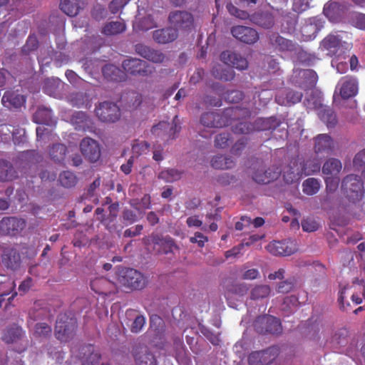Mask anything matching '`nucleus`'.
Wrapping results in <instances>:
<instances>
[{"label": "nucleus", "instance_id": "64", "mask_svg": "<svg viewBox=\"0 0 365 365\" xmlns=\"http://www.w3.org/2000/svg\"><path fill=\"white\" fill-rule=\"evenodd\" d=\"M298 298L295 295L287 296L284 299L283 305L284 309H287L289 312H292V308H295L299 304Z\"/></svg>", "mask_w": 365, "mask_h": 365}, {"label": "nucleus", "instance_id": "47", "mask_svg": "<svg viewBox=\"0 0 365 365\" xmlns=\"http://www.w3.org/2000/svg\"><path fill=\"white\" fill-rule=\"evenodd\" d=\"M60 9L68 16H74L78 14L81 6L78 3L73 2L71 0H61Z\"/></svg>", "mask_w": 365, "mask_h": 365}, {"label": "nucleus", "instance_id": "22", "mask_svg": "<svg viewBox=\"0 0 365 365\" xmlns=\"http://www.w3.org/2000/svg\"><path fill=\"white\" fill-rule=\"evenodd\" d=\"M178 36V31L173 27H166L155 30L153 32L154 41L160 44H166L174 41Z\"/></svg>", "mask_w": 365, "mask_h": 365}, {"label": "nucleus", "instance_id": "61", "mask_svg": "<svg viewBox=\"0 0 365 365\" xmlns=\"http://www.w3.org/2000/svg\"><path fill=\"white\" fill-rule=\"evenodd\" d=\"M150 148V144L146 141L135 140L132 145L133 153L138 155L145 153Z\"/></svg>", "mask_w": 365, "mask_h": 365}, {"label": "nucleus", "instance_id": "46", "mask_svg": "<svg viewBox=\"0 0 365 365\" xmlns=\"http://www.w3.org/2000/svg\"><path fill=\"white\" fill-rule=\"evenodd\" d=\"M66 153V147L61 143L53 145L49 150L51 158L56 163H61L63 161Z\"/></svg>", "mask_w": 365, "mask_h": 365}, {"label": "nucleus", "instance_id": "19", "mask_svg": "<svg viewBox=\"0 0 365 365\" xmlns=\"http://www.w3.org/2000/svg\"><path fill=\"white\" fill-rule=\"evenodd\" d=\"M91 288L96 294L108 296L116 292V286L106 277H97L91 282Z\"/></svg>", "mask_w": 365, "mask_h": 365}, {"label": "nucleus", "instance_id": "53", "mask_svg": "<svg viewBox=\"0 0 365 365\" xmlns=\"http://www.w3.org/2000/svg\"><path fill=\"white\" fill-rule=\"evenodd\" d=\"M136 27L141 31H148L157 27V23L153 16L149 14L142 19H139L136 22Z\"/></svg>", "mask_w": 365, "mask_h": 365}, {"label": "nucleus", "instance_id": "62", "mask_svg": "<svg viewBox=\"0 0 365 365\" xmlns=\"http://www.w3.org/2000/svg\"><path fill=\"white\" fill-rule=\"evenodd\" d=\"M303 94L302 92L289 90L286 93L287 104H295L301 101Z\"/></svg>", "mask_w": 365, "mask_h": 365}, {"label": "nucleus", "instance_id": "27", "mask_svg": "<svg viewBox=\"0 0 365 365\" xmlns=\"http://www.w3.org/2000/svg\"><path fill=\"white\" fill-rule=\"evenodd\" d=\"M102 73L104 78L109 81L120 82L125 78V73L113 64L105 65L102 68Z\"/></svg>", "mask_w": 365, "mask_h": 365}, {"label": "nucleus", "instance_id": "52", "mask_svg": "<svg viewBox=\"0 0 365 365\" xmlns=\"http://www.w3.org/2000/svg\"><path fill=\"white\" fill-rule=\"evenodd\" d=\"M86 349L88 352H91L89 356L86 358V359L83 362L82 365H98L101 355L98 352H94V347L93 345L90 344L83 348V350ZM101 365H109L108 364H102Z\"/></svg>", "mask_w": 365, "mask_h": 365}, {"label": "nucleus", "instance_id": "63", "mask_svg": "<svg viewBox=\"0 0 365 365\" xmlns=\"http://www.w3.org/2000/svg\"><path fill=\"white\" fill-rule=\"evenodd\" d=\"M145 324V318L143 315H138L133 322L130 331L133 333H139Z\"/></svg>", "mask_w": 365, "mask_h": 365}, {"label": "nucleus", "instance_id": "13", "mask_svg": "<svg viewBox=\"0 0 365 365\" xmlns=\"http://www.w3.org/2000/svg\"><path fill=\"white\" fill-rule=\"evenodd\" d=\"M80 149L82 155L91 163L97 162L101 155L100 145L91 138H85L81 141Z\"/></svg>", "mask_w": 365, "mask_h": 365}, {"label": "nucleus", "instance_id": "38", "mask_svg": "<svg viewBox=\"0 0 365 365\" xmlns=\"http://www.w3.org/2000/svg\"><path fill=\"white\" fill-rule=\"evenodd\" d=\"M255 131L274 130L279 125V122L276 117H270L267 118H258L254 122Z\"/></svg>", "mask_w": 365, "mask_h": 365}, {"label": "nucleus", "instance_id": "14", "mask_svg": "<svg viewBox=\"0 0 365 365\" xmlns=\"http://www.w3.org/2000/svg\"><path fill=\"white\" fill-rule=\"evenodd\" d=\"M266 249L275 256H289L297 251L295 242L290 240L272 241L267 245Z\"/></svg>", "mask_w": 365, "mask_h": 365}, {"label": "nucleus", "instance_id": "7", "mask_svg": "<svg viewBox=\"0 0 365 365\" xmlns=\"http://www.w3.org/2000/svg\"><path fill=\"white\" fill-rule=\"evenodd\" d=\"M95 112L99 120L104 123H115L121 115L120 109L117 104L110 101L101 103Z\"/></svg>", "mask_w": 365, "mask_h": 365}, {"label": "nucleus", "instance_id": "21", "mask_svg": "<svg viewBox=\"0 0 365 365\" xmlns=\"http://www.w3.org/2000/svg\"><path fill=\"white\" fill-rule=\"evenodd\" d=\"M1 103L9 110L20 108L23 106L21 91L16 89L6 91L1 98Z\"/></svg>", "mask_w": 365, "mask_h": 365}, {"label": "nucleus", "instance_id": "20", "mask_svg": "<svg viewBox=\"0 0 365 365\" xmlns=\"http://www.w3.org/2000/svg\"><path fill=\"white\" fill-rule=\"evenodd\" d=\"M135 51L143 58L155 63H163L165 58L163 52L141 43L135 45Z\"/></svg>", "mask_w": 365, "mask_h": 365}, {"label": "nucleus", "instance_id": "39", "mask_svg": "<svg viewBox=\"0 0 365 365\" xmlns=\"http://www.w3.org/2000/svg\"><path fill=\"white\" fill-rule=\"evenodd\" d=\"M71 120L76 130H85L86 128L88 126V116L83 111L75 112L72 115Z\"/></svg>", "mask_w": 365, "mask_h": 365}, {"label": "nucleus", "instance_id": "3", "mask_svg": "<svg viewBox=\"0 0 365 365\" xmlns=\"http://www.w3.org/2000/svg\"><path fill=\"white\" fill-rule=\"evenodd\" d=\"M341 190L344 197L353 203L361 200L365 193L362 180L354 174L348 175L343 178Z\"/></svg>", "mask_w": 365, "mask_h": 365}, {"label": "nucleus", "instance_id": "50", "mask_svg": "<svg viewBox=\"0 0 365 365\" xmlns=\"http://www.w3.org/2000/svg\"><path fill=\"white\" fill-rule=\"evenodd\" d=\"M302 170L305 175H311L314 173H318L321 168L320 163L315 159L307 160L302 166Z\"/></svg>", "mask_w": 365, "mask_h": 365}, {"label": "nucleus", "instance_id": "57", "mask_svg": "<svg viewBox=\"0 0 365 365\" xmlns=\"http://www.w3.org/2000/svg\"><path fill=\"white\" fill-rule=\"evenodd\" d=\"M51 328L46 323H37L34 328V335L36 337H47L51 335Z\"/></svg>", "mask_w": 365, "mask_h": 365}, {"label": "nucleus", "instance_id": "23", "mask_svg": "<svg viewBox=\"0 0 365 365\" xmlns=\"http://www.w3.org/2000/svg\"><path fill=\"white\" fill-rule=\"evenodd\" d=\"M269 43L274 49L279 51H294L296 49V44L292 41L277 33H273L269 36Z\"/></svg>", "mask_w": 365, "mask_h": 365}, {"label": "nucleus", "instance_id": "41", "mask_svg": "<svg viewBox=\"0 0 365 365\" xmlns=\"http://www.w3.org/2000/svg\"><path fill=\"white\" fill-rule=\"evenodd\" d=\"M249 117L250 116H247L245 118L241 117L238 120L240 121L236 125L232 126V132L236 134H249L255 131L254 123H252L248 121L244 120L245 118Z\"/></svg>", "mask_w": 365, "mask_h": 365}, {"label": "nucleus", "instance_id": "43", "mask_svg": "<svg viewBox=\"0 0 365 365\" xmlns=\"http://www.w3.org/2000/svg\"><path fill=\"white\" fill-rule=\"evenodd\" d=\"M320 187V181L314 178H309L305 180L302 183L303 192L307 195H313L317 193Z\"/></svg>", "mask_w": 365, "mask_h": 365}, {"label": "nucleus", "instance_id": "2", "mask_svg": "<svg viewBox=\"0 0 365 365\" xmlns=\"http://www.w3.org/2000/svg\"><path fill=\"white\" fill-rule=\"evenodd\" d=\"M252 180L259 184H268L277 180L281 173V169L275 165L266 168L264 163L259 159L252 160L250 167Z\"/></svg>", "mask_w": 365, "mask_h": 365}, {"label": "nucleus", "instance_id": "31", "mask_svg": "<svg viewBox=\"0 0 365 365\" xmlns=\"http://www.w3.org/2000/svg\"><path fill=\"white\" fill-rule=\"evenodd\" d=\"M235 164L234 159L227 155H217L211 159V166L215 169L229 170L233 168Z\"/></svg>", "mask_w": 365, "mask_h": 365}, {"label": "nucleus", "instance_id": "10", "mask_svg": "<svg viewBox=\"0 0 365 365\" xmlns=\"http://www.w3.org/2000/svg\"><path fill=\"white\" fill-rule=\"evenodd\" d=\"M335 141L329 134H319L314 138V151L318 156L331 155L335 150Z\"/></svg>", "mask_w": 365, "mask_h": 365}, {"label": "nucleus", "instance_id": "48", "mask_svg": "<svg viewBox=\"0 0 365 365\" xmlns=\"http://www.w3.org/2000/svg\"><path fill=\"white\" fill-rule=\"evenodd\" d=\"M301 74H302V78H304L306 81V85L304 86H301L302 89L307 90L309 88L314 87L316 85L317 80H318V76L314 70H312V69L303 70L301 72Z\"/></svg>", "mask_w": 365, "mask_h": 365}, {"label": "nucleus", "instance_id": "18", "mask_svg": "<svg viewBox=\"0 0 365 365\" xmlns=\"http://www.w3.org/2000/svg\"><path fill=\"white\" fill-rule=\"evenodd\" d=\"M339 95L343 99H349L358 93V81L353 76H344L338 83Z\"/></svg>", "mask_w": 365, "mask_h": 365}, {"label": "nucleus", "instance_id": "54", "mask_svg": "<svg viewBox=\"0 0 365 365\" xmlns=\"http://www.w3.org/2000/svg\"><path fill=\"white\" fill-rule=\"evenodd\" d=\"M150 329H153L157 334H160L165 331V322L163 319L157 314H153L150 317Z\"/></svg>", "mask_w": 365, "mask_h": 365}, {"label": "nucleus", "instance_id": "49", "mask_svg": "<svg viewBox=\"0 0 365 365\" xmlns=\"http://www.w3.org/2000/svg\"><path fill=\"white\" fill-rule=\"evenodd\" d=\"M77 180L76 175L71 171H63L59 175L61 185L67 188L75 186Z\"/></svg>", "mask_w": 365, "mask_h": 365}, {"label": "nucleus", "instance_id": "26", "mask_svg": "<svg viewBox=\"0 0 365 365\" xmlns=\"http://www.w3.org/2000/svg\"><path fill=\"white\" fill-rule=\"evenodd\" d=\"M34 121L37 124L53 125L56 120L53 118L52 110L50 108L39 107L33 115Z\"/></svg>", "mask_w": 365, "mask_h": 365}, {"label": "nucleus", "instance_id": "51", "mask_svg": "<svg viewBox=\"0 0 365 365\" xmlns=\"http://www.w3.org/2000/svg\"><path fill=\"white\" fill-rule=\"evenodd\" d=\"M349 21L350 24L357 29L365 30V14L356 11L349 14Z\"/></svg>", "mask_w": 365, "mask_h": 365}, {"label": "nucleus", "instance_id": "8", "mask_svg": "<svg viewBox=\"0 0 365 365\" xmlns=\"http://www.w3.org/2000/svg\"><path fill=\"white\" fill-rule=\"evenodd\" d=\"M279 354V349L276 346L262 351H252L248 356L249 365H269Z\"/></svg>", "mask_w": 365, "mask_h": 365}, {"label": "nucleus", "instance_id": "59", "mask_svg": "<svg viewBox=\"0 0 365 365\" xmlns=\"http://www.w3.org/2000/svg\"><path fill=\"white\" fill-rule=\"evenodd\" d=\"M324 181L327 191L329 192H334L337 190L339 187L340 179L338 175H327Z\"/></svg>", "mask_w": 365, "mask_h": 365}, {"label": "nucleus", "instance_id": "16", "mask_svg": "<svg viewBox=\"0 0 365 365\" xmlns=\"http://www.w3.org/2000/svg\"><path fill=\"white\" fill-rule=\"evenodd\" d=\"M23 230V220L14 216L4 217L0 220V234L15 236Z\"/></svg>", "mask_w": 365, "mask_h": 365}, {"label": "nucleus", "instance_id": "29", "mask_svg": "<svg viewBox=\"0 0 365 365\" xmlns=\"http://www.w3.org/2000/svg\"><path fill=\"white\" fill-rule=\"evenodd\" d=\"M17 172L12 163L6 160H0V181H12L17 178Z\"/></svg>", "mask_w": 365, "mask_h": 365}, {"label": "nucleus", "instance_id": "30", "mask_svg": "<svg viewBox=\"0 0 365 365\" xmlns=\"http://www.w3.org/2000/svg\"><path fill=\"white\" fill-rule=\"evenodd\" d=\"M291 163H292L294 166L291 165L287 166L284 169L282 173L283 179L287 184H292L297 181L303 173L301 166H298L296 160L291 162Z\"/></svg>", "mask_w": 365, "mask_h": 365}, {"label": "nucleus", "instance_id": "36", "mask_svg": "<svg viewBox=\"0 0 365 365\" xmlns=\"http://www.w3.org/2000/svg\"><path fill=\"white\" fill-rule=\"evenodd\" d=\"M212 76L223 81H231L235 78V72L230 68H224L220 65L215 66L211 71Z\"/></svg>", "mask_w": 365, "mask_h": 365}, {"label": "nucleus", "instance_id": "1", "mask_svg": "<svg viewBox=\"0 0 365 365\" xmlns=\"http://www.w3.org/2000/svg\"><path fill=\"white\" fill-rule=\"evenodd\" d=\"M251 114V111L246 108L229 107L220 112L213 110L203 113L200 122L205 127L218 128L231 125L235 120L250 116Z\"/></svg>", "mask_w": 365, "mask_h": 365}, {"label": "nucleus", "instance_id": "15", "mask_svg": "<svg viewBox=\"0 0 365 365\" xmlns=\"http://www.w3.org/2000/svg\"><path fill=\"white\" fill-rule=\"evenodd\" d=\"M132 354L136 365H157L155 356L146 345L135 344L133 347Z\"/></svg>", "mask_w": 365, "mask_h": 365}, {"label": "nucleus", "instance_id": "60", "mask_svg": "<svg viewBox=\"0 0 365 365\" xmlns=\"http://www.w3.org/2000/svg\"><path fill=\"white\" fill-rule=\"evenodd\" d=\"M244 94L238 90L227 91L224 94V99L231 103H237L242 100Z\"/></svg>", "mask_w": 365, "mask_h": 365}, {"label": "nucleus", "instance_id": "11", "mask_svg": "<svg viewBox=\"0 0 365 365\" xmlns=\"http://www.w3.org/2000/svg\"><path fill=\"white\" fill-rule=\"evenodd\" d=\"M122 66L125 72L131 75L148 76L153 73L154 68L145 61L139 58H128L123 61Z\"/></svg>", "mask_w": 365, "mask_h": 365}, {"label": "nucleus", "instance_id": "56", "mask_svg": "<svg viewBox=\"0 0 365 365\" xmlns=\"http://www.w3.org/2000/svg\"><path fill=\"white\" fill-rule=\"evenodd\" d=\"M231 143V135L229 133H222L215 136V146L220 149H225Z\"/></svg>", "mask_w": 365, "mask_h": 365}, {"label": "nucleus", "instance_id": "58", "mask_svg": "<svg viewBox=\"0 0 365 365\" xmlns=\"http://www.w3.org/2000/svg\"><path fill=\"white\" fill-rule=\"evenodd\" d=\"M339 287L340 288L338 292V302L339 304V307L343 311H348L349 307H350V304L347 302L346 304H345L344 300L346 297V291L350 288V286L348 284H340Z\"/></svg>", "mask_w": 365, "mask_h": 365}, {"label": "nucleus", "instance_id": "40", "mask_svg": "<svg viewBox=\"0 0 365 365\" xmlns=\"http://www.w3.org/2000/svg\"><path fill=\"white\" fill-rule=\"evenodd\" d=\"M152 240L155 245H160L165 254L173 252V249L176 247L174 240L170 237H161L156 235L152 236Z\"/></svg>", "mask_w": 365, "mask_h": 365}, {"label": "nucleus", "instance_id": "33", "mask_svg": "<svg viewBox=\"0 0 365 365\" xmlns=\"http://www.w3.org/2000/svg\"><path fill=\"white\" fill-rule=\"evenodd\" d=\"M320 21L317 18H312L309 22L302 27V35L307 39L314 38L321 29Z\"/></svg>", "mask_w": 365, "mask_h": 365}, {"label": "nucleus", "instance_id": "37", "mask_svg": "<svg viewBox=\"0 0 365 365\" xmlns=\"http://www.w3.org/2000/svg\"><path fill=\"white\" fill-rule=\"evenodd\" d=\"M340 44L341 39L338 36L329 34L322 41L320 47L333 55L337 52Z\"/></svg>", "mask_w": 365, "mask_h": 365}, {"label": "nucleus", "instance_id": "6", "mask_svg": "<svg viewBox=\"0 0 365 365\" xmlns=\"http://www.w3.org/2000/svg\"><path fill=\"white\" fill-rule=\"evenodd\" d=\"M254 328L257 333L262 334H279L282 332L280 320L271 315L258 317L254 323Z\"/></svg>", "mask_w": 365, "mask_h": 365}, {"label": "nucleus", "instance_id": "5", "mask_svg": "<svg viewBox=\"0 0 365 365\" xmlns=\"http://www.w3.org/2000/svg\"><path fill=\"white\" fill-rule=\"evenodd\" d=\"M118 281L124 287L131 289H142L145 287L144 276L133 268L121 267L118 271Z\"/></svg>", "mask_w": 365, "mask_h": 365}, {"label": "nucleus", "instance_id": "28", "mask_svg": "<svg viewBox=\"0 0 365 365\" xmlns=\"http://www.w3.org/2000/svg\"><path fill=\"white\" fill-rule=\"evenodd\" d=\"M250 21L262 28L270 29L274 26V17L269 12H257L251 15Z\"/></svg>", "mask_w": 365, "mask_h": 365}, {"label": "nucleus", "instance_id": "42", "mask_svg": "<svg viewBox=\"0 0 365 365\" xmlns=\"http://www.w3.org/2000/svg\"><path fill=\"white\" fill-rule=\"evenodd\" d=\"M126 29L125 24L121 21H111L105 25L103 34L107 36H113L123 33Z\"/></svg>", "mask_w": 365, "mask_h": 365}, {"label": "nucleus", "instance_id": "32", "mask_svg": "<svg viewBox=\"0 0 365 365\" xmlns=\"http://www.w3.org/2000/svg\"><path fill=\"white\" fill-rule=\"evenodd\" d=\"M21 335V327L16 324H13L4 329L1 339L6 344H11L19 340Z\"/></svg>", "mask_w": 365, "mask_h": 365}, {"label": "nucleus", "instance_id": "45", "mask_svg": "<svg viewBox=\"0 0 365 365\" xmlns=\"http://www.w3.org/2000/svg\"><path fill=\"white\" fill-rule=\"evenodd\" d=\"M182 172L177 169L168 168L162 170L158 174V178L164 180L166 182H173L180 180L182 178Z\"/></svg>", "mask_w": 365, "mask_h": 365}, {"label": "nucleus", "instance_id": "12", "mask_svg": "<svg viewBox=\"0 0 365 365\" xmlns=\"http://www.w3.org/2000/svg\"><path fill=\"white\" fill-rule=\"evenodd\" d=\"M231 34L237 41L249 45L254 44L259 38L255 29L242 25L232 26Z\"/></svg>", "mask_w": 365, "mask_h": 365}, {"label": "nucleus", "instance_id": "17", "mask_svg": "<svg viewBox=\"0 0 365 365\" xmlns=\"http://www.w3.org/2000/svg\"><path fill=\"white\" fill-rule=\"evenodd\" d=\"M220 57L224 63L231 66L237 70L244 71L248 68L247 59L240 53L227 50L222 51Z\"/></svg>", "mask_w": 365, "mask_h": 365}, {"label": "nucleus", "instance_id": "9", "mask_svg": "<svg viewBox=\"0 0 365 365\" xmlns=\"http://www.w3.org/2000/svg\"><path fill=\"white\" fill-rule=\"evenodd\" d=\"M170 24L177 31H188L194 25V18L191 13L185 11H175L171 12L168 16Z\"/></svg>", "mask_w": 365, "mask_h": 365}, {"label": "nucleus", "instance_id": "4", "mask_svg": "<svg viewBox=\"0 0 365 365\" xmlns=\"http://www.w3.org/2000/svg\"><path fill=\"white\" fill-rule=\"evenodd\" d=\"M77 327V319L75 317L60 314L55 326V336L59 341L67 342L75 336Z\"/></svg>", "mask_w": 365, "mask_h": 365}, {"label": "nucleus", "instance_id": "24", "mask_svg": "<svg viewBox=\"0 0 365 365\" xmlns=\"http://www.w3.org/2000/svg\"><path fill=\"white\" fill-rule=\"evenodd\" d=\"M344 9V6L339 3L331 1L324 5L323 13L331 22L336 23L341 21Z\"/></svg>", "mask_w": 365, "mask_h": 365}, {"label": "nucleus", "instance_id": "35", "mask_svg": "<svg viewBox=\"0 0 365 365\" xmlns=\"http://www.w3.org/2000/svg\"><path fill=\"white\" fill-rule=\"evenodd\" d=\"M319 117L327 126V128H334L337 124V118L332 108L327 106H321L318 113Z\"/></svg>", "mask_w": 365, "mask_h": 365}, {"label": "nucleus", "instance_id": "25", "mask_svg": "<svg viewBox=\"0 0 365 365\" xmlns=\"http://www.w3.org/2000/svg\"><path fill=\"white\" fill-rule=\"evenodd\" d=\"M2 262L11 269H16L21 266V255L16 248H6L2 255Z\"/></svg>", "mask_w": 365, "mask_h": 365}, {"label": "nucleus", "instance_id": "44", "mask_svg": "<svg viewBox=\"0 0 365 365\" xmlns=\"http://www.w3.org/2000/svg\"><path fill=\"white\" fill-rule=\"evenodd\" d=\"M271 293V287L267 284H259L254 287L250 292V299L258 300L266 298Z\"/></svg>", "mask_w": 365, "mask_h": 365}, {"label": "nucleus", "instance_id": "55", "mask_svg": "<svg viewBox=\"0 0 365 365\" xmlns=\"http://www.w3.org/2000/svg\"><path fill=\"white\" fill-rule=\"evenodd\" d=\"M4 129L11 133L12 140L15 145H19L23 141V135L20 128H16L11 125H1V130L3 131Z\"/></svg>", "mask_w": 365, "mask_h": 365}, {"label": "nucleus", "instance_id": "34", "mask_svg": "<svg viewBox=\"0 0 365 365\" xmlns=\"http://www.w3.org/2000/svg\"><path fill=\"white\" fill-rule=\"evenodd\" d=\"M341 169V162L339 159L330 158L324 162L322 172L324 175H338Z\"/></svg>", "mask_w": 365, "mask_h": 365}]
</instances>
